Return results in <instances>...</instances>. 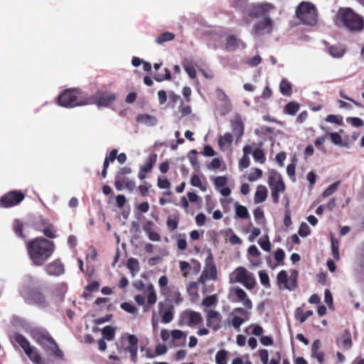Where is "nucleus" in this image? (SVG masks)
<instances>
[{"label":"nucleus","mask_w":364,"mask_h":364,"mask_svg":"<svg viewBox=\"0 0 364 364\" xmlns=\"http://www.w3.org/2000/svg\"><path fill=\"white\" fill-rule=\"evenodd\" d=\"M274 9L270 4H252L248 11L249 17L255 20L251 33L255 37L270 34L273 30L274 22L269 14Z\"/></svg>","instance_id":"1"},{"label":"nucleus","mask_w":364,"mask_h":364,"mask_svg":"<svg viewBox=\"0 0 364 364\" xmlns=\"http://www.w3.org/2000/svg\"><path fill=\"white\" fill-rule=\"evenodd\" d=\"M26 250L33 264L43 265L53 255L55 244L43 237H36L26 241Z\"/></svg>","instance_id":"2"},{"label":"nucleus","mask_w":364,"mask_h":364,"mask_svg":"<svg viewBox=\"0 0 364 364\" xmlns=\"http://www.w3.org/2000/svg\"><path fill=\"white\" fill-rule=\"evenodd\" d=\"M334 23L350 32H359L364 28V18L350 8L339 9Z\"/></svg>","instance_id":"3"},{"label":"nucleus","mask_w":364,"mask_h":364,"mask_svg":"<svg viewBox=\"0 0 364 364\" xmlns=\"http://www.w3.org/2000/svg\"><path fill=\"white\" fill-rule=\"evenodd\" d=\"M134 287L143 291V294H136L134 296V301L139 306L145 304V298L147 299V305L144 308V311H148L151 306L154 305L157 301V295L154 286L151 284L146 286L141 281H137L134 283Z\"/></svg>","instance_id":"4"},{"label":"nucleus","mask_w":364,"mask_h":364,"mask_svg":"<svg viewBox=\"0 0 364 364\" xmlns=\"http://www.w3.org/2000/svg\"><path fill=\"white\" fill-rule=\"evenodd\" d=\"M58 105L73 108L89 104V100L83 97L77 89H68L61 92L57 99Z\"/></svg>","instance_id":"5"},{"label":"nucleus","mask_w":364,"mask_h":364,"mask_svg":"<svg viewBox=\"0 0 364 364\" xmlns=\"http://www.w3.org/2000/svg\"><path fill=\"white\" fill-rule=\"evenodd\" d=\"M296 17L304 23L314 26L318 21V13L316 6L311 2L303 1L296 9Z\"/></svg>","instance_id":"6"},{"label":"nucleus","mask_w":364,"mask_h":364,"mask_svg":"<svg viewBox=\"0 0 364 364\" xmlns=\"http://www.w3.org/2000/svg\"><path fill=\"white\" fill-rule=\"evenodd\" d=\"M229 282L230 284H241L250 290L254 289L256 285L253 274L243 267H238L230 273Z\"/></svg>","instance_id":"7"},{"label":"nucleus","mask_w":364,"mask_h":364,"mask_svg":"<svg viewBox=\"0 0 364 364\" xmlns=\"http://www.w3.org/2000/svg\"><path fill=\"white\" fill-rule=\"evenodd\" d=\"M15 341L20 345L33 364H43L38 350L35 346H31L24 336L16 334L15 336Z\"/></svg>","instance_id":"8"},{"label":"nucleus","mask_w":364,"mask_h":364,"mask_svg":"<svg viewBox=\"0 0 364 364\" xmlns=\"http://www.w3.org/2000/svg\"><path fill=\"white\" fill-rule=\"evenodd\" d=\"M21 294L26 301L38 307H46L49 304V301L46 296L39 290L34 289L31 291H22Z\"/></svg>","instance_id":"9"},{"label":"nucleus","mask_w":364,"mask_h":364,"mask_svg":"<svg viewBox=\"0 0 364 364\" xmlns=\"http://www.w3.org/2000/svg\"><path fill=\"white\" fill-rule=\"evenodd\" d=\"M117 97V95L110 92L98 91L92 96L89 104H95L98 107H108Z\"/></svg>","instance_id":"10"},{"label":"nucleus","mask_w":364,"mask_h":364,"mask_svg":"<svg viewBox=\"0 0 364 364\" xmlns=\"http://www.w3.org/2000/svg\"><path fill=\"white\" fill-rule=\"evenodd\" d=\"M229 299L235 303L242 304L244 307L252 309L253 304L247 293L240 287H232L230 289Z\"/></svg>","instance_id":"11"},{"label":"nucleus","mask_w":364,"mask_h":364,"mask_svg":"<svg viewBox=\"0 0 364 364\" xmlns=\"http://www.w3.org/2000/svg\"><path fill=\"white\" fill-rule=\"evenodd\" d=\"M269 183L272 191V197L274 203H278L279 194L283 193L285 191V185L278 173L271 176L269 179Z\"/></svg>","instance_id":"12"},{"label":"nucleus","mask_w":364,"mask_h":364,"mask_svg":"<svg viewBox=\"0 0 364 364\" xmlns=\"http://www.w3.org/2000/svg\"><path fill=\"white\" fill-rule=\"evenodd\" d=\"M215 92L218 101L216 110L219 114L222 116L225 115L232 109L231 102L223 90L218 88Z\"/></svg>","instance_id":"13"},{"label":"nucleus","mask_w":364,"mask_h":364,"mask_svg":"<svg viewBox=\"0 0 364 364\" xmlns=\"http://www.w3.org/2000/svg\"><path fill=\"white\" fill-rule=\"evenodd\" d=\"M24 198V195L18 191H11L0 198V206L10 208L18 204Z\"/></svg>","instance_id":"14"},{"label":"nucleus","mask_w":364,"mask_h":364,"mask_svg":"<svg viewBox=\"0 0 364 364\" xmlns=\"http://www.w3.org/2000/svg\"><path fill=\"white\" fill-rule=\"evenodd\" d=\"M217 278V269L211 256L205 260V267L200 277V282L205 283L207 280H215Z\"/></svg>","instance_id":"15"},{"label":"nucleus","mask_w":364,"mask_h":364,"mask_svg":"<svg viewBox=\"0 0 364 364\" xmlns=\"http://www.w3.org/2000/svg\"><path fill=\"white\" fill-rule=\"evenodd\" d=\"M181 322L188 326H196L202 322V316L198 312L187 309L181 314Z\"/></svg>","instance_id":"16"},{"label":"nucleus","mask_w":364,"mask_h":364,"mask_svg":"<svg viewBox=\"0 0 364 364\" xmlns=\"http://www.w3.org/2000/svg\"><path fill=\"white\" fill-rule=\"evenodd\" d=\"M222 316L218 311L209 310L207 312V326L214 331L221 328Z\"/></svg>","instance_id":"17"},{"label":"nucleus","mask_w":364,"mask_h":364,"mask_svg":"<svg viewBox=\"0 0 364 364\" xmlns=\"http://www.w3.org/2000/svg\"><path fill=\"white\" fill-rule=\"evenodd\" d=\"M122 341H127L128 346L126 348L131 354V358L133 361L135 360V357L138 350V339L134 335L124 334L121 337Z\"/></svg>","instance_id":"18"},{"label":"nucleus","mask_w":364,"mask_h":364,"mask_svg":"<svg viewBox=\"0 0 364 364\" xmlns=\"http://www.w3.org/2000/svg\"><path fill=\"white\" fill-rule=\"evenodd\" d=\"M34 338L37 343H38L43 348L49 350L50 348L53 346L55 343V341L47 334H36Z\"/></svg>","instance_id":"19"},{"label":"nucleus","mask_w":364,"mask_h":364,"mask_svg":"<svg viewBox=\"0 0 364 364\" xmlns=\"http://www.w3.org/2000/svg\"><path fill=\"white\" fill-rule=\"evenodd\" d=\"M230 124L234 134L237 135L238 138L241 137L244 133V123L241 117L234 116L230 120Z\"/></svg>","instance_id":"20"},{"label":"nucleus","mask_w":364,"mask_h":364,"mask_svg":"<svg viewBox=\"0 0 364 364\" xmlns=\"http://www.w3.org/2000/svg\"><path fill=\"white\" fill-rule=\"evenodd\" d=\"M46 270L49 275L58 276L64 272V267L60 261L56 260L48 264Z\"/></svg>","instance_id":"21"},{"label":"nucleus","mask_w":364,"mask_h":364,"mask_svg":"<svg viewBox=\"0 0 364 364\" xmlns=\"http://www.w3.org/2000/svg\"><path fill=\"white\" fill-rule=\"evenodd\" d=\"M156 158L157 155L153 154L149 157L146 164L140 167V170L138 173V177L139 179L143 180L146 178V173L151 170L153 166L156 163Z\"/></svg>","instance_id":"22"},{"label":"nucleus","mask_w":364,"mask_h":364,"mask_svg":"<svg viewBox=\"0 0 364 364\" xmlns=\"http://www.w3.org/2000/svg\"><path fill=\"white\" fill-rule=\"evenodd\" d=\"M67 291L65 284L61 283L57 284L51 293V297L55 302H60L63 299L64 295Z\"/></svg>","instance_id":"23"},{"label":"nucleus","mask_w":364,"mask_h":364,"mask_svg":"<svg viewBox=\"0 0 364 364\" xmlns=\"http://www.w3.org/2000/svg\"><path fill=\"white\" fill-rule=\"evenodd\" d=\"M136 121L146 127H154L157 124V119L150 114H143L136 117Z\"/></svg>","instance_id":"24"},{"label":"nucleus","mask_w":364,"mask_h":364,"mask_svg":"<svg viewBox=\"0 0 364 364\" xmlns=\"http://www.w3.org/2000/svg\"><path fill=\"white\" fill-rule=\"evenodd\" d=\"M268 194L267 188L262 185H259L257 187V190L254 196V201L256 204L264 202Z\"/></svg>","instance_id":"25"},{"label":"nucleus","mask_w":364,"mask_h":364,"mask_svg":"<svg viewBox=\"0 0 364 364\" xmlns=\"http://www.w3.org/2000/svg\"><path fill=\"white\" fill-rule=\"evenodd\" d=\"M346 46L343 44L333 45L328 48L329 54L333 58H340L343 57L346 53Z\"/></svg>","instance_id":"26"},{"label":"nucleus","mask_w":364,"mask_h":364,"mask_svg":"<svg viewBox=\"0 0 364 364\" xmlns=\"http://www.w3.org/2000/svg\"><path fill=\"white\" fill-rule=\"evenodd\" d=\"M338 343L341 348L344 349H349L352 344L350 333L347 331L343 332L338 338Z\"/></svg>","instance_id":"27"},{"label":"nucleus","mask_w":364,"mask_h":364,"mask_svg":"<svg viewBox=\"0 0 364 364\" xmlns=\"http://www.w3.org/2000/svg\"><path fill=\"white\" fill-rule=\"evenodd\" d=\"M182 65L188 75L191 79H195L196 77V70L194 63L191 60L186 58L183 60Z\"/></svg>","instance_id":"28"},{"label":"nucleus","mask_w":364,"mask_h":364,"mask_svg":"<svg viewBox=\"0 0 364 364\" xmlns=\"http://www.w3.org/2000/svg\"><path fill=\"white\" fill-rule=\"evenodd\" d=\"M159 312L162 316V322L165 323H170L173 318V314L172 308H168L166 310H163L164 304L162 302L159 303Z\"/></svg>","instance_id":"29"},{"label":"nucleus","mask_w":364,"mask_h":364,"mask_svg":"<svg viewBox=\"0 0 364 364\" xmlns=\"http://www.w3.org/2000/svg\"><path fill=\"white\" fill-rule=\"evenodd\" d=\"M241 46H244L243 43L236 38L233 36H229L226 40V49L230 51L235 50L239 48Z\"/></svg>","instance_id":"30"},{"label":"nucleus","mask_w":364,"mask_h":364,"mask_svg":"<svg viewBox=\"0 0 364 364\" xmlns=\"http://www.w3.org/2000/svg\"><path fill=\"white\" fill-rule=\"evenodd\" d=\"M232 136L230 132H226L218 139V144L222 150H225L232 143Z\"/></svg>","instance_id":"31"},{"label":"nucleus","mask_w":364,"mask_h":364,"mask_svg":"<svg viewBox=\"0 0 364 364\" xmlns=\"http://www.w3.org/2000/svg\"><path fill=\"white\" fill-rule=\"evenodd\" d=\"M191 184L193 186L198 188L201 191L205 192L207 191V186L203 183L199 176L193 174L191 178Z\"/></svg>","instance_id":"32"},{"label":"nucleus","mask_w":364,"mask_h":364,"mask_svg":"<svg viewBox=\"0 0 364 364\" xmlns=\"http://www.w3.org/2000/svg\"><path fill=\"white\" fill-rule=\"evenodd\" d=\"M235 209L236 215L242 219H247L250 217V214L247 208L244 205L239 204L238 203H235Z\"/></svg>","instance_id":"33"},{"label":"nucleus","mask_w":364,"mask_h":364,"mask_svg":"<svg viewBox=\"0 0 364 364\" xmlns=\"http://www.w3.org/2000/svg\"><path fill=\"white\" fill-rule=\"evenodd\" d=\"M174 36V34L171 32H164L156 37L155 42L159 45H162L165 42L173 40Z\"/></svg>","instance_id":"34"},{"label":"nucleus","mask_w":364,"mask_h":364,"mask_svg":"<svg viewBox=\"0 0 364 364\" xmlns=\"http://www.w3.org/2000/svg\"><path fill=\"white\" fill-rule=\"evenodd\" d=\"M279 90L282 95L286 96H290L291 94V85L290 82L286 80L283 79L279 85Z\"/></svg>","instance_id":"35"},{"label":"nucleus","mask_w":364,"mask_h":364,"mask_svg":"<svg viewBox=\"0 0 364 364\" xmlns=\"http://www.w3.org/2000/svg\"><path fill=\"white\" fill-rule=\"evenodd\" d=\"M251 310H252V309H248V308H246L244 306H243V308L237 307V308H235L232 310L231 315L240 314L242 317L246 318V319H250V318L251 316Z\"/></svg>","instance_id":"36"},{"label":"nucleus","mask_w":364,"mask_h":364,"mask_svg":"<svg viewBox=\"0 0 364 364\" xmlns=\"http://www.w3.org/2000/svg\"><path fill=\"white\" fill-rule=\"evenodd\" d=\"M115 328L112 326H107L102 329L103 338L107 341H112L115 336Z\"/></svg>","instance_id":"37"},{"label":"nucleus","mask_w":364,"mask_h":364,"mask_svg":"<svg viewBox=\"0 0 364 364\" xmlns=\"http://www.w3.org/2000/svg\"><path fill=\"white\" fill-rule=\"evenodd\" d=\"M43 224L45 225H47L46 228H44L42 231L45 236H46L48 238H54L55 237V230L52 225H50L47 220H42Z\"/></svg>","instance_id":"38"},{"label":"nucleus","mask_w":364,"mask_h":364,"mask_svg":"<svg viewBox=\"0 0 364 364\" xmlns=\"http://www.w3.org/2000/svg\"><path fill=\"white\" fill-rule=\"evenodd\" d=\"M127 267L133 277L139 271V262L134 258H130L128 259Z\"/></svg>","instance_id":"39"},{"label":"nucleus","mask_w":364,"mask_h":364,"mask_svg":"<svg viewBox=\"0 0 364 364\" xmlns=\"http://www.w3.org/2000/svg\"><path fill=\"white\" fill-rule=\"evenodd\" d=\"M327 134H329L332 142L335 145L344 146V147H346L348 146L347 142L343 141L342 137L338 133L333 132V133H327Z\"/></svg>","instance_id":"40"},{"label":"nucleus","mask_w":364,"mask_h":364,"mask_svg":"<svg viewBox=\"0 0 364 364\" xmlns=\"http://www.w3.org/2000/svg\"><path fill=\"white\" fill-rule=\"evenodd\" d=\"M231 323H232V326L235 328V329H237V330H240V327L241 326V325L247 321L249 319H246V318L245 317H240L238 315H231Z\"/></svg>","instance_id":"41"},{"label":"nucleus","mask_w":364,"mask_h":364,"mask_svg":"<svg viewBox=\"0 0 364 364\" xmlns=\"http://www.w3.org/2000/svg\"><path fill=\"white\" fill-rule=\"evenodd\" d=\"M331 252H332L333 257L336 260H338L340 258L339 249H338L339 241L337 239L331 237Z\"/></svg>","instance_id":"42"},{"label":"nucleus","mask_w":364,"mask_h":364,"mask_svg":"<svg viewBox=\"0 0 364 364\" xmlns=\"http://www.w3.org/2000/svg\"><path fill=\"white\" fill-rule=\"evenodd\" d=\"M212 180L217 191L225 187L228 182V180L225 176L213 177Z\"/></svg>","instance_id":"43"},{"label":"nucleus","mask_w":364,"mask_h":364,"mask_svg":"<svg viewBox=\"0 0 364 364\" xmlns=\"http://www.w3.org/2000/svg\"><path fill=\"white\" fill-rule=\"evenodd\" d=\"M339 184H340L339 181L331 184L326 190L323 191L321 196L323 198H327V197L333 195L337 191Z\"/></svg>","instance_id":"44"},{"label":"nucleus","mask_w":364,"mask_h":364,"mask_svg":"<svg viewBox=\"0 0 364 364\" xmlns=\"http://www.w3.org/2000/svg\"><path fill=\"white\" fill-rule=\"evenodd\" d=\"M252 155L255 162L263 164L266 161V156L263 151L260 149H256L253 151Z\"/></svg>","instance_id":"45"},{"label":"nucleus","mask_w":364,"mask_h":364,"mask_svg":"<svg viewBox=\"0 0 364 364\" xmlns=\"http://www.w3.org/2000/svg\"><path fill=\"white\" fill-rule=\"evenodd\" d=\"M298 273L296 271L292 272L291 275L288 277V282L286 285V289L292 290L296 287V277Z\"/></svg>","instance_id":"46"},{"label":"nucleus","mask_w":364,"mask_h":364,"mask_svg":"<svg viewBox=\"0 0 364 364\" xmlns=\"http://www.w3.org/2000/svg\"><path fill=\"white\" fill-rule=\"evenodd\" d=\"M285 205H286V210H285L284 218V224L286 227H289L291 224V219L290 210L288 208L289 199L287 197H285Z\"/></svg>","instance_id":"47"},{"label":"nucleus","mask_w":364,"mask_h":364,"mask_svg":"<svg viewBox=\"0 0 364 364\" xmlns=\"http://www.w3.org/2000/svg\"><path fill=\"white\" fill-rule=\"evenodd\" d=\"M227 352L225 350H219L215 355L217 364H227Z\"/></svg>","instance_id":"48"},{"label":"nucleus","mask_w":364,"mask_h":364,"mask_svg":"<svg viewBox=\"0 0 364 364\" xmlns=\"http://www.w3.org/2000/svg\"><path fill=\"white\" fill-rule=\"evenodd\" d=\"M170 300L176 304H179L183 301V297L178 289L173 290Z\"/></svg>","instance_id":"49"},{"label":"nucleus","mask_w":364,"mask_h":364,"mask_svg":"<svg viewBox=\"0 0 364 364\" xmlns=\"http://www.w3.org/2000/svg\"><path fill=\"white\" fill-rule=\"evenodd\" d=\"M157 186L161 189H169L171 183L166 176H159Z\"/></svg>","instance_id":"50"},{"label":"nucleus","mask_w":364,"mask_h":364,"mask_svg":"<svg viewBox=\"0 0 364 364\" xmlns=\"http://www.w3.org/2000/svg\"><path fill=\"white\" fill-rule=\"evenodd\" d=\"M166 224L168 230L170 231H173L178 227V220L175 216H169L167 219Z\"/></svg>","instance_id":"51"},{"label":"nucleus","mask_w":364,"mask_h":364,"mask_svg":"<svg viewBox=\"0 0 364 364\" xmlns=\"http://www.w3.org/2000/svg\"><path fill=\"white\" fill-rule=\"evenodd\" d=\"M218 303V297L216 295H210L205 297L203 301V305L206 307H210L215 305Z\"/></svg>","instance_id":"52"},{"label":"nucleus","mask_w":364,"mask_h":364,"mask_svg":"<svg viewBox=\"0 0 364 364\" xmlns=\"http://www.w3.org/2000/svg\"><path fill=\"white\" fill-rule=\"evenodd\" d=\"M313 314V311L311 310L306 311L305 313H302L299 309H297L296 312V318L300 323H304L306 319Z\"/></svg>","instance_id":"53"},{"label":"nucleus","mask_w":364,"mask_h":364,"mask_svg":"<svg viewBox=\"0 0 364 364\" xmlns=\"http://www.w3.org/2000/svg\"><path fill=\"white\" fill-rule=\"evenodd\" d=\"M326 121L329 123L341 125L343 122V117L340 115L329 114L326 117Z\"/></svg>","instance_id":"54"},{"label":"nucleus","mask_w":364,"mask_h":364,"mask_svg":"<svg viewBox=\"0 0 364 364\" xmlns=\"http://www.w3.org/2000/svg\"><path fill=\"white\" fill-rule=\"evenodd\" d=\"M121 308L132 314H136L137 313V309L131 303L124 302L121 304Z\"/></svg>","instance_id":"55"},{"label":"nucleus","mask_w":364,"mask_h":364,"mask_svg":"<svg viewBox=\"0 0 364 364\" xmlns=\"http://www.w3.org/2000/svg\"><path fill=\"white\" fill-rule=\"evenodd\" d=\"M259 281L261 282V284L266 287H269V276L267 274V273L266 272V271L264 270H261L259 272Z\"/></svg>","instance_id":"56"},{"label":"nucleus","mask_w":364,"mask_h":364,"mask_svg":"<svg viewBox=\"0 0 364 364\" xmlns=\"http://www.w3.org/2000/svg\"><path fill=\"white\" fill-rule=\"evenodd\" d=\"M262 176V171L259 168H255L254 171L249 173L248 175V180L250 181H255L257 179L260 178Z\"/></svg>","instance_id":"57"},{"label":"nucleus","mask_w":364,"mask_h":364,"mask_svg":"<svg viewBox=\"0 0 364 364\" xmlns=\"http://www.w3.org/2000/svg\"><path fill=\"white\" fill-rule=\"evenodd\" d=\"M299 110V105L295 102H290L287 105L285 111L287 114L294 115Z\"/></svg>","instance_id":"58"},{"label":"nucleus","mask_w":364,"mask_h":364,"mask_svg":"<svg viewBox=\"0 0 364 364\" xmlns=\"http://www.w3.org/2000/svg\"><path fill=\"white\" fill-rule=\"evenodd\" d=\"M258 244L264 251L269 252L271 250V244L267 237L265 239L259 238Z\"/></svg>","instance_id":"59"},{"label":"nucleus","mask_w":364,"mask_h":364,"mask_svg":"<svg viewBox=\"0 0 364 364\" xmlns=\"http://www.w3.org/2000/svg\"><path fill=\"white\" fill-rule=\"evenodd\" d=\"M186 335L180 330H173L171 331V342H173L175 340L179 339H185Z\"/></svg>","instance_id":"60"},{"label":"nucleus","mask_w":364,"mask_h":364,"mask_svg":"<svg viewBox=\"0 0 364 364\" xmlns=\"http://www.w3.org/2000/svg\"><path fill=\"white\" fill-rule=\"evenodd\" d=\"M53 355H55L58 359H63V352L59 349L56 343L53 345V346L50 348L49 350Z\"/></svg>","instance_id":"61"},{"label":"nucleus","mask_w":364,"mask_h":364,"mask_svg":"<svg viewBox=\"0 0 364 364\" xmlns=\"http://www.w3.org/2000/svg\"><path fill=\"white\" fill-rule=\"evenodd\" d=\"M277 281L279 284H283L284 285V288L286 289V285L288 282V277L286 271L282 270L278 274Z\"/></svg>","instance_id":"62"},{"label":"nucleus","mask_w":364,"mask_h":364,"mask_svg":"<svg viewBox=\"0 0 364 364\" xmlns=\"http://www.w3.org/2000/svg\"><path fill=\"white\" fill-rule=\"evenodd\" d=\"M299 234L301 237H306L307 235H309L310 234V228L306 223H302L301 224L299 229Z\"/></svg>","instance_id":"63"},{"label":"nucleus","mask_w":364,"mask_h":364,"mask_svg":"<svg viewBox=\"0 0 364 364\" xmlns=\"http://www.w3.org/2000/svg\"><path fill=\"white\" fill-rule=\"evenodd\" d=\"M187 291L191 295H197L198 284L196 282H190L187 285Z\"/></svg>","instance_id":"64"}]
</instances>
